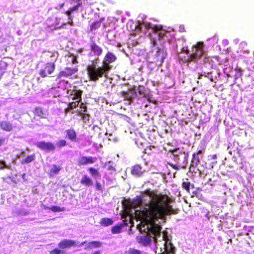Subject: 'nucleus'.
<instances>
[{"label":"nucleus","instance_id":"1a4fd4ad","mask_svg":"<svg viewBox=\"0 0 254 254\" xmlns=\"http://www.w3.org/2000/svg\"><path fill=\"white\" fill-rule=\"evenodd\" d=\"M149 28L152 29L153 33L157 34L159 39H162L167 33V31L163 29V26L161 25L149 24Z\"/></svg>","mask_w":254,"mask_h":254},{"label":"nucleus","instance_id":"a211bd4d","mask_svg":"<svg viewBox=\"0 0 254 254\" xmlns=\"http://www.w3.org/2000/svg\"><path fill=\"white\" fill-rule=\"evenodd\" d=\"M143 171L142 170V167L140 165H135L132 167L131 174L135 177H140L143 174Z\"/></svg>","mask_w":254,"mask_h":254},{"label":"nucleus","instance_id":"4468645a","mask_svg":"<svg viewBox=\"0 0 254 254\" xmlns=\"http://www.w3.org/2000/svg\"><path fill=\"white\" fill-rule=\"evenodd\" d=\"M90 50L95 56L97 57L100 56L103 53L102 48L96 44L94 42H93L90 45Z\"/></svg>","mask_w":254,"mask_h":254},{"label":"nucleus","instance_id":"79ce46f5","mask_svg":"<svg viewBox=\"0 0 254 254\" xmlns=\"http://www.w3.org/2000/svg\"><path fill=\"white\" fill-rule=\"evenodd\" d=\"M141 24L138 22L137 24L135 25V31L137 32H140L141 30Z\"/></svg>","mask_w":254,"mask_h":254},{"label":"nucleus","instance_id":"39448f33","mask_svg":"<svg viewBox=\"0 0 254 254\" xmlns=\"http://www.w3.org/2000/svg\"><path fill=\"white\" fill-rule=\"evenodd\" d=\"M71 3H76L74 6L70 7L67 10L65 11L64 13L68 17V24L70 26H73L74 23L73 22V16L71 14L74 12L79 11L80 7H82V3L81 0H71Z\"/></svg>","mask_w":254,"mask_h":254},{"label":"nucleus","instance_id":"6e6552de","mask_svg":"<svg viewBox=\"0 0 254 254\" xmlns=\"http://www.w3.org/2000/svg\"><path fill=\"white\" fill-rule=\"evenodd\" d=\"M35 145L38 148L46 152L53 151L56 149L55 145L52 142L41 141L37 142Z\"/></svg>","mask_w":254,"mask_h":254},{"label":"nucleus","instance_id":"bb28decb","mask_svg":"<svg viewBox=\"0 0 254 254\" xmlns=\"http://www.w3.org/2000/svg\"><path fill=\"white\" fill-rule=\"evenodd\" d=\"M62 168L60 166L55 164H53L52 168L50 170V176L52 177L55 175L58 174L61 170Z\"/></svg>","mask_w":254,"mask_h":254},{"label":"nucleus","instance_id":"4be33fe9","mask_svg":"<svg viewBox=\"0 0 254 254\" xmlns=\"http://www.w3.org/2000/svg\"><path fill=\"white\" fill-rule=\"evenodd\" d=\"M0 128L6 131H10L12 130V125L6 121H2L0 123Z\"/></svg>","mask_w":254,"mask_h":254},{"label":"nucleus","instance_id":"473e14b6","mask_svg":"<svg viewBox=\"0 0 254 254\" xmlns=\"http://www.w3.org/2000/svg\"><path fill=\"white\" fill-rule=\"evenodd\" d=\"M125 254H141V252L134 248H129L125 252Z\"/></svg>","mask_w":254,"mask_h":254},{"label":"nucleus","instance_id":"603ef678","mask_svg":"<svg viewBox=\"0 0 254 254\" xmlns=\"http://www.w3.org/2000/svg\"><path fill=\"white\" fill-rule=\"evenodd\" d=\"M217 158V155L214 154L211 156V158L213 159H215Z\"/></svg>","mask_w":254,"mask_h":254},{"label":"nucleus","instance_id":"37998d69","mask_svg":"<svg viewBox=\"0 0 254 254\" xmlns=\"http://www.w3.org/2000/svg\"><path fill=\"white\" fill-rule=\"evenodd\" d=\"M168 164L171 168H172L173 169H174L176 170H179L180 169L179 167L176 165H174L172 163H169Z\"/></svg>","mask_w":254,"mask_h":254},{"label":"nucleus","instance_id":"6e6d98bb","mask_svg":"<svg viewBox=\"0 0 254 254\" xmlns=\"http://www.w3.org/2000/svg\"><path fill=\"white\" fill-rule=\"evenodd\" d=\"M161 254H168L166 252L161 253Z\"/></svg>","mask_w":254,"mask_h":254},{"label":"nucleus","instance_id":"ea45409f","mask_svg":"<svg viewBox=\"0 0 254 254\" xmlns=\"http://www.w3.org/2000/svg\"><path fill=\"white\" fill-rule=\"evenodd\" d=\"M66 25V22H63L61 23L60 24V22H58V23H56L55 24V26L56 28H62L64 26H65Z\"/></svg>","mask_w":254,"mask_h":254},{"label":"nucleus","instance_id":"c756f323","mask_svg":"<svg viewBox=\"0 0 254 254\" xmlns=\"http://www.w3.org/2000/svg\"><path fill=\"white\" fill-rule=\"evenodd\" d=\"M88 170L91 175L94 178H98L100 176L99 172L95 168L90 167L88 169Z\"/></svg>","mask_w":254,"mask_h":254},{"label":"nucleus","instance_id":"09e8293b","mask_svg":"<svg viewBox=\"0 0 254 254\" xmlns=\"http://www.w3.org/2000/svg\"><path fill=\"white\" fill-rule=\"evenodd\" d=\"M91 254H101V252L100 251H96L92 253Z\"/></svg>","mask_w":254,"mask_h":254},{"label":"nucleus","instance_id":"f704fd0d","mask_svg":"<svg viewBox=\"0 0 254 254\" xmlns=\"http://www.w3.org/2000/svg\"><path fill=\"white\" fill-rule=\"evenodd\" d=\"M142 196L135 198L133 199L132 204L135 206H139L141 204L142 201Z\"/></svg>","mask_w":254,"mask_h":254},{"label":"nucleus","instance_id":"7ed1b4c3","mask_svg":"<svg viewBox=\"0 0 254 254\" xmlns=\"http://www.w3.org/2000/svg\"><path fill=\"white\" fill-rule=\"evenodd\" d=\"M140 218V219L146 225H149L148 227H147V235H150L151 234L153 235V239L154 242L155 243H157L158 238L161 235V231L162 229L161 227L155 223V221L160 219H163L166 218L167 216H165V217L163 218H157L156 219H152V220L149 222H147L146 221V220L144 219V217L142 214H139Z\"/></svg>","mask_w":254,"mask_h":254},{"label":"nucleus","instance_id":"6ab92c4d","mask_svg":"<svg viewBox=\"0 0 254 254\" xmlns=\"http://www.w3.org/2000/svg\"><path fill=\"white\" fill-rule=\"evenodd\" d=\"M201 153L202 151L201 150H199L197 152L194 153L192 154V158L190 164L192 167H196L200 163V158L197 155Z\"/></svg>","mask_w":254,"mask_h":254},{"label":"nucleus","instance_id":"ddd939ff","mask_svg":"<svg viewBox=\"0 0 254 254\" xmlns=\"http://www.w3.org/2000/svg\"><path fill=\"white\" fill-rule=\"evenodd\" d=\"M33 113L35 116H37L40 119H46L49 115L48 112L45 111L41 107H36Z\"/></svg>","mask_w":254,"mask_h":254},{"label":"nucleus","instance_id":"72a5a7b5","mask_svg":"<svg viewBox=\"0 0 254 254\" xmlns=\"http://www.w3.org/2000/svg\"><path fill=\"white\" fill-rule=\"evenodd\" d=\"M49 210L54 212H62L65 210V208L63 207H61L58 206H52L49 208Z\"/></svg>","mask_w":254,"mask_h":254},{"label":"nucleus","instance_id":"f257e3e1","mask_svg":"<svg viewBox=\"0 0 254 254\" xmlns=\"http://www.w3.org/2000/svg\"><path fill=\"white\" fill-rule=\"evenodd\" d=\"M144 193L151 200L139 211V214H142L147 222H150L152 219L178 213L179 209L174 208L171 205L172 199L168 195L153 193L150 189L145 190Z\"/></svg>","mask_w":254,"mask_h":254},{"label":"nucleus","instance_id":"423d86ee","mask_svg":"<svg viewBox=\"0 0 254 254\" xmlns=\"http://www.w3.org/2000/svg\"><path fill=\"white\" fill-rule=\"evenodd\" d=\"M56 65L54 63H47L40 69L39 75L42 78L48 77L55 71Z\"/></svg>","mask_w":254,"mask_h":254},{"label":"nucleus","instance_id":"c03bdc74","mask_svg":"<svg viewBox=\"0 0 254 254\" xmlns=\"http://www.w3.org/2000/svg\"><path fill=\"white\" fill-rule=\"evenodd\" d=\"M166 252L168 253V254L174 253L175 252V248L171 247L169 250L167 249Z\"/></svg>","mask_w":254,"mask_h":254},{"label":"nucleus","instance_id":"58836bf2","mask_svg":"<svg viewBox=\"0 0 254 254\" xmlns=\"http://www.w3.org/2000/svg\"><path fill=\"white\" fill-rule=\"evenodd\" d=\"M62 251L58 248H55L50 252V254H61Z\"/></svg>","mask_w":254,"mask_h":254},{"label":"nucleus","instance_id":"3c124183","mask_svg":"<svg viewBox=\"0 0 254 254\" xmlns=\"http://www.w3.org/2000/svg\"><path fill=\"white\" fill-rule=\"evenodd\" d=\"M86 243V241L83 242L81 243L79 245H78V246L81 247V246H83L84 244H85Z\"/></svg>","mask_w":254,"mask_h":254},{"label":"nucleus","instance_id":"e433bc0d","mask_svg":"<svg viewBox=\"0 0 254 254\" xmlns=\"http://www.w3.org/2000/svg\"><path fill=\"white\" fill-rule=\"evenodd\" d=\"M191 184L189 182H184L182 183V187L188 192H190Z\"/></svg>","mask_w":254,"mask_h":254},{"label":"nucleus","instance_id":"dca6fc26","mask_svg":"<svg viewBox=\"0 0 254 254\" xmlns=\"http://www.w3.org/2000/svg\"><path fill=\"white\" fill-rule=\"evenodd\" d=\"M65 138L73 142L77 141V134L73 129H68L65 130Z\"/></svg>","mask_w":254,"mask_h":254},{"label":"nucleus","instance_id":"5701e85b","mask_svg":"<svg viewBox=\"0 0 254 254\" xmlns=\"http://www.w3.org/2000/svg\"><path fill=\"white\" fill-rule=\"evenodd\" d=\"M103 20V18H101L91 23L90 25V32H92L99 29L101 27V23Z\"/></svg>","mask_w":254,"mask_h":254},{"label":"nucleus","instance_id":"a18cd8bd","mask_svg":"<svg viewBox=\"0 0 254 254\" xmlns=\"http://www.w3.org/2000/svg\"><path fill=\"white\" fill-rule=\"evenodd\" d=\"M120 225H122V228H123L124 226H127L128 225V222L127 220H124L121 223H119Z\"/></svg>","mask_w":254,"mask_h":254},{"label":"nucleus","instance_id":"8fccbe9b","mask_svg":"<svg viewBox=\"0 0 254 254\" xmlns=\"http://www.w3.org/2000/svg\"><path fill=\"white\" fill-rule=\"evenodd\" d=\"M42 207L43 209H49V208H50V207L47 206L45 205H43Z\"/></svg>","mask_w":254,"mask_h":254},{"label":"nucleus","instance_id":"5fc2aeb1","mask_svg":"<svg viewBox=\"0 0 254 254\" xmlns=\"http://www.w3.org/2000/svg\"><path fill=\"white\" fill-rule=\"evenodd\" d=\"M25 176V174H23L22 175V177L23 178H24Z\"/></svg>","mask_w":254,"mask_h":254},{"label":"nucleus","instance_id":"412c9836","mask_svg":"<svg viewBox=\"0 0 254 254\" xmlns=\"http://www.w3.org/2000/svg\"><path fill=\"white\" fill-rule=\"evenodd\" d=\"M79 105V109L77 110L76 112L78 116L84 118L87 112V107L82 102H80Z\"/></svg>","mask_w":254,"mask_h":254},{"label":"nucleus","instance_id":"7c9ffc66","mask_svg":"<svg viewBox=\"0 0 254 254\" xmlns=\"http://www.w3.org/2000/svg\"><path fill=\"white\" fill-rule=\"evenodd\" d=\"M81 101H76L75 102H72L68 104L67 109L72 110L76 108L79 105Z\"/></svg>","mask_w":254,"mask_h":254},{"label":"nucleus","instance_id":"49530a36","mask_svg":"<svg viewBox=\"0 0 254 254\" xmlns=\"http://www.w3.org/2000/svg\"><path fill=\"white\" fill-rule=\"evenodd\" d=\"M5 142V139L4 138L0 137V147L3 145Z\"/></svg>","mask_w":254,"mask_h":254},{"label":"nucleus","instance_id":"0eeeda50","mask_svg":"<svg viewBox=\"0 0 254 254\" xmlns=\"http://www.w3.org/2000/svg\"><path fill=\"white\" fill-rule=\"evenodd\" d=\"M117 60V57L113 53L108 52L103 58L102 64L110 71L112 69L110 64L115 62Z\"/></svg>","mask_w":254,"mask_h":254},{"label":"nucleus","instance_id":"b1692460","mask_svg":"<svg viewBox=\"0 0 254 254\" xmlns=\"http://www.w3.org/2000/svg\"><path fill=\"white\" fill-rule=\"evenodd\" d=\"M165 58V54L163 51L158 49L155 54L156 62L162 63Z\"/></svg>","mask_w":254,"mask_h":254},{"label":"nucleus","instance_id":"f8f14e48","mask_svg":"<svg viewBox=\"0 0 254 254\" xmlns=\"http://www.w3.org/2000/svg\"><path fill=\"white\" fill-rule=\"evenodd\" d=\"M76 245V243L74 241L67 239L61 241L58 244L59 247L62 249L74 247Z\"/></svg>","mask_w":254,"mask_h":254},{"label":"nucleus","instance_id":"864d4df0","mask_svg":"<svg viewBox=\"0 0 254 254\" xmlns=\"http://www.w3.org/2000/svg\"><path fill=\"white\" fill-rule=\"evenodd\" d=\"M62 19V18L61 17H59V18H56V20L58 21H60Z\"/></svg>","mask_w":254,"mask_h":254},{"label":"nucleus","instance_id":"393cba45","mask_svg":"<svg viewBox=\"0 0 254 254\" xmlns=\"http://www.w3.org/2000/svg\"><path fill=\"white\" fill-rule=\"evenodd\" d=\"M80 183L85 186H92L93 184L92 180L87 175H84L80 180Z\"/></svg>","mask_w":254,"mask_h":254},{"label":"nucleus","instance_id":"20e7f679","mask_svg":"<svg viewBox=\"0 0 254 254\" xmlns=\"http://www.w3.org/2000/svg\"><path fill=\"white\" fill-rule=\"evenodd\" d=\"M204 53V44L202 42H197L192 47V53L187 57L182 58V61L184 63L190 62H196L202 56Z\"/></svg>","mask_w":254,"mask_h":254},{"label":"nucleus","instance_id":"aec40b11","mask_svg":"<svg viewBox=\"0 0 254 254\" xmlns=\"http://www.w3.org/2000/svg\"><path fill=\"white\" fill-rule=\"evenodd\" d=\"M82 91L77 89H73L70 94V96H72V100H76L78 101H81V95Z\"/></svg>","mask_w":254,"mask_h":254},{"label":"nucleus","instance_id":"4d7b16f0","mask_svg":"<svg viewBox=\"0 0 254 254\" xmlns=\"http://www.w3.org/2000/svg\"><path fill=\"white\" fill-rule=\"evenodd\" d=\"M216 163H217V161H215V162H213V163H212V164H216Z\"/></svg>","mask_w":254,"mask_h":254},{"label":"nucleus","instance_id":"f3484780","mask_svg":"<svg viewBox=\"0 0 254 254\" xmlns=\"http://www.w3.org/2000/svg\"><path fill=\"white\" fill-rule=\"evenodd\" d=\"M122 96L126 100L130 101L133 97L136 95V92L133 89H130L127 91L121 92Z\"/></svg>","mask_w":254,"mask_h":254},{"label":"nucleus","instance_id":"a19ab883","mask_svg":"<svg viewBox=\"0 0 254 254\" xmlns=\"http://www.w3.org/2000/svg\"><path fill=\"white\" fill-rule=\"evenodd\" d=\"M5 168H8L3 160H0V169H3Z\"/></svg>","mask_w":254,"mask_h":254},{"label":"nucleus","instance_id":"cd10ccee","mask_svg":"<svg viewBox=\"0 0 254 254\" xmlns=\"http://www.w3.org/2000/svg\"><path fill=\"white\" fill-rule=\"evenodd\" d=\"M113 221L112 219L109 218H102L100 221V224L101 226L104 227L112 225Z\"/></svg>","mask_w":254,"mask_h":254},{"label":"nucleus","instance_id":"9d476101","mask_svg":"<svg viewBox=\"0 0 254 254\" xmlns=\"http://www.w3.org/2000/svg\"><path fill=\"white\" fill-rule=\"evenodd\" d=\"M77 71L76 68L65 67L64 70L61 71L56 75L57 79H60L62 77H67L71 76Z\"/></svg>","mask_w":254,"mask_h":254},{"label":"nucleus","instance_id":"c9c22d12","mask_svg":"<svg viewBox=\"0 0 254 254\" xmlns=\"http://www.w3.org/2000/svg\"><path fill=\"white\" fill-rule=\"evenodd\" d=\"M67 142L64 139H60L57 142V145L59 148H63L67 145Z\"/></svg>","mask_w":254,"mask_h":254},{"label":"nucleus","instance_id":"a878e982","mask_svg":"<svg viewBox=\"0 0 254 254\" xmlns=\"http://www.w3.org/2000/svg\"><path fill=\"white\" fill-rule=\"evenodd\" d=\"M102 245V243L100 241H92L88 244L87 249L91 250L93 249L98 248L101 247Z\"/></svg>","mask_w":254,"mask_h":254},{"label":"nucleus","instance_id":"9b49d317","mask_svg":"<svg viewBox=\"0 0 254 254\" xmlns=\"http://www.w3.org/2000/svg\"><path fill=\"white\" fill-rule=\"evenodd\" d=\"M136 240L139 244L144 247L150 246L152 242L151 238L147 235L137 236Z\"/></svg>","mask_w":254,"mask_h":254},{"label":"nucleus","instance_id":"2f4dec72","mask_svg":"<svg viewBox=\"0 0 254 254\" xmlns=\"http://www.w3.org/2000/svg\"><path fill=\"white\" fill-rule=\"evenodd\" d=\"M122 225L118 224L112 227L111 228V232L113 234H118L122 232Z\"/></svg>","mask_w":254,"mask_h":254},{"label":"nucleus","instance_id":"4c0bfd02","mask_svg":"<svg viewBox=\"0 0 254 254\" xmlns=\"http://www.w3.org/2000/svg\"><path fill=\"white\" fill-rule=\"evenodd\" d=\"M95 187H96V190H97L100 192H102V191H103L102 187V185L100 184V183L99 182L96 181Z\"/></svg>","mask_w":254,"mask_h":254},{"label":"nucleus","instance_id":"c85d7f7f","mask_svg":"<svg viewBox=\"0 0 254 254\" xmlns=\"http://www.w3.org/2000/svg\"><path fill=\"white\" fill-rule=\"evenodd\" d=\"M36 158V156L34 154L28 155L24 159L22 160L21 161V163L22 164H26L30 163L33 161Z\"/></svg>","mask_w":254,"mask_h":254},{"label":"nucleus","instance_id":"f03ea898","mask_svg":"<svg viewBox=\"0 0 254 254\" xmlns=\"http://www.w3.org/2000/svg\"><path fill=\"white\" fill-rule=\"evenodd\" d=\"M97 62L92 61L91 64L86 67L87 73L89 80L96 82L102 77H107L109 71L102 64L99 66Z\"/></svg>","mask_w":254,"mask_h":254},{"label":"nucleus","instance_id":"de8ad7c7","mask_svg":"<svg viewBox=\"0 0 254 254\" xmlns=\"http://www.w3.org/2000/svg\"><path fill=\"white\" fill-rule=\"evenodd\" d=\"M180 31L181 32H186L185 28L184 25H181L180 27Z\"/></svg>","mask_w":254,"mask_h":254},{"label":"nucleus","instance_id":"2eb2a0df","mask_svg":"<svg viewBox=\"0 0 254 254\" xmlns=\"http://www.w3.org/2000/svg\"><path fill=\"white\" fill-rule=\"evenodd\" d=\"M94 162L95 159L91 156H82L80 157L79 160L78 161L77 165L81 166L86 164H93Z\"/></svg>","mask_w":254,"mask_h":254}]
</instances>
